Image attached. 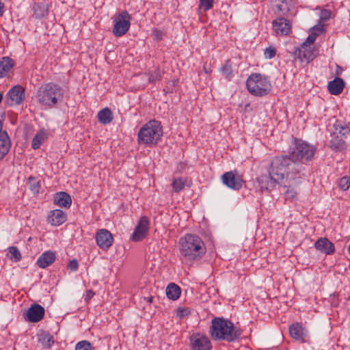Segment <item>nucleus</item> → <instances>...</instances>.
Returning a JSON list of instances; mask_svg holds the SVG:
<instances>
[{"mask_svg": "<svg viewBox=\"0 0 350 350\" xmlns=\"http://www.w3.org/2000/svg\"><path fill=\"white\" fill-rule=\"evenodd\" d=\"M269 169L271 174L277 179L295 180L305 176L290 154L277 156L271 159Z\"/></svg>", "mask_w": 350, "mask_h": 350, "instance_id": "nucleus-1", "label": "nucleus"}, {"mask_svg": "<svg viewBox=\"0 0 350 350\" xmlns=\"http://www.w3.org/2000/svg\"><path fill=\"white\" fill-rule=\"evenodd\" d=\"M179 244L181 260L187 265L200 260L206 253L205 245L198 235L187 234L180 239Z\"/></svg>", "mask_w": 350, "mask_h": 350, "instance_id": "nucleus-2", "label": "nucleus"}, {"mask_svg": "<svg viewBox=\"0 0 350 350\" xmlns=\"http://www.w3.org/2000/svg\"><path fill=\"white\" fill-rule=\"evenodd\" d=\"M210 334L214 340H225L232 342L238 338L241 332L234 324L228 319L219 317L214 318L211 321Z\"/></svg>", "mask_w": 350, "mask_h": 350, "instance_id": "nucleus-3", "label": "nucleus"}, {"mask_svg": "<svg viewBox=\"0 0 350 350\" xmlns=\"http://www.w3.org/2000/svg\"><path fill=\"white\" fill-rule=\"evenodd\" d=\"M316 152V148L301 139H296L295 146L289 152L294 161L301 167V171L306 176L307 167L312 161Z\"/></svg>", "mask_w": 350, "mask_h": 350, "instance_id": "nucleus-4", "label": "nucleus"}, {"mask_svg": "<svg viewBox=\"0 0 350 350\" xmlns=\"http://www.w3.org/2000/svg\"><path fill=\"white\" fill-rule=\"evenodd\" d=\"M64 95V90L59 85L48 83L38 88L36 99L42 105L51 108L63 100Z\"/></svg>", "mask_w": 350, "mask_h": 350, "instance_id": "nucleus-5", "label": "nucleus"}, {"mask_svg": "<svg viewBox=\"0 0 350 350\" xmlns=\"http://www.w3.org/2000/svg\"><path fill=\"white\" fill-rule=\"evenodd\" d=\"M163 133L161 122L156 120H150L139 129L137 134L138 143L148 146H154L161 139Z\"/></svg>", "mask_w": 350, "mask_h": 350, "instance_id": "nucleus-6", "label": "nucleus"}, {"mask_svg": "<svg viewBox=\"0 0 350 350\" xmlns=\"http://www.w3.org/2000/svg\"><path fill=\"white\" fill-rule=\"evenodd\" d=\"M246 87L252 95L264 96L270 92L271 83L265 75L260 73H252L246 81Z\"/></svg>", "mask_w": 350, "mask_h": 350, "instance_id": "nucleus-7", "label": "nucleus"}, {"mask_svg": "<svg viewBox=\"0 0 350 350\" xmlns=\"http://www.w3.org/2000/svg\"><path fill=\"white\" fill-rule=\"evenodd\" d=\"M113 27L112 32L116 37H121L126 33L131 27V16L129 12L124 10L113 18Z\"/></svg>", "mask_w": 350, "mask_h": 350, "instance_id": "nucleus-8", "label": "nucleus"}, {"mask_svg": "<svg viewBox=\"0 0 350 350\" xmlns=\"http://www.w3.org/2000/svg\"><path fill=\"white\" fill-rule=\"evenodd\" d=\"M294 60L299 59L300 62L309 63L315 57L314 51L306 43H303L299 47L296 48L293 52Z\"/></svg>", "mask_w": 350, "mask_h": 350, "instance_id": "nucleus-9", "label": "nucleus"}, {"mask_svg": "<svg viewBox=\"0 0 350 350\" xmlns=\"http://www.w3.org/2000/svg\"><path fill=\"white\" fill-rule=\"evenodd\" d=\"M44 314V308L38 304H34L28 308L23 317L27 322L38 323L43 319Z\"/></svg>", "mask_w": 350, "mask_h": 350, "instance_id": "nucleus-10", "label": "nucleus"}, {"mask_svg": "<svg viewBox=\"0 0 350 350\" xmlns=\"http://www.w3.org/2000/svg\"><path fill=\"white\" fill-rule=\"evenodd\" d=\"M192 350H211V343L208 338L200 334H193L190 336Z\"/></svg>", "mask_w": 350, "mask_h": 350, "instance_id": "nucleus-11", "label": "nucleus"}, {"mask_svg": "<svg viewBox=\"0 0 350 350\" xmlns=\"http://www.w3.org/2000/svg\"><path fill=\"white\" fill-rule=\"evenodd\" d=\"M149 224L148 217L146 216L142 217L134 229L131 239L133 241H139L146 237L148 234Z\"/></svg>", "mask_w": 350, "mask_h": 350, "instance_id": "nucleus-12", "label": "nucleus"}, {"mask_svg": "<svg viewBox=\"0 0 350 350\" xmlns=\"http://www.w3.org/2000/svg\"><path fill=\"white\" fill-rule=\"evenodd\" d=\"M25 99V90L21 85L12 87L6 95V103L9 106L20 105Z\"/></svg>", "mask_w": 350, "mask_h": 350, "instance_id": "nucleus-13", "label": "nucleus"}, {"mask_svg": "<svg viewBox=\"0 0 350 350\" xmlns=\"http://www.w3.org/2000/svg\"><path fill=\"white\" fill-rule=\"evenodd\" d=\"M221 178L222 183L230 189L239 190L242 187V179L232 171L224 173Z\"/></svg>", "mask_w": 350, "mask_h": 350, "instance_id": "nucleus-14", "label": "nucleus"}, {"mask_svg": "<svg viewBox=\"0 0 350 350\" xmlns=\"http://www.w3.org/2000/svg\"><path fill=\"white\" fill-rule=\"evenodd\" d=\"M258 185L262 190L271 191L273 189L277 184L282 180L277 179L271 174V170L269 169V174L262 175L257 178Z\"/></svg>", "mask_w": 350, "mask_h": 350, "instance_id": "nucleus-15", "label": "nucleus"}, {"mask_svg": "<svg viewBox=\"0 0 350 350\" xmlns=\"http://www.w3.org/2000/svg\"><path fill=\"white\" fill-rule=\"evenodd\" d=\"M96 241L101 249L107 250L112 245L113 238L109 230L100 229L96 234Z\"/></svg>", "mask_w": 350, "mask_h": 350, "instance_id": "nucleus-16", "label": "nucleus"}, {"mask_svg": "<svg viewBox=\"0 0 350 350\" xmlns=\"http://www.w3.org/2000/svg\"><path fill=\"white\" fill-rule=\"evenodd\" d=\"M273 29L278 36H286L291 32V25L288 20L278 18L273 21Z\"/></svg>", "mask_w": 350, "mask_h": 350, "instance_id": "nucleus-17", "label": "nucleus"}, {"mask_svg": "<svg viewBox=\"0 0 350 350\" xmlns=\"http://www.w3.org/2000/svg\"><path fill=\"white\" fill-rule=\"evenodd\" d=\"M67 219L66 214L60 209L51 211L47 216V221L52 226H60Z\"/></svg>", "mask_w": 350, "mask_h": 350, "instance_id": "nucleus-18", "label": "nucleus"}, {"mask_svg": "<svg viewBox=\"0 0 350 350\" xmlns=\"http://www.w3.org/2000/svg\"><path fill=\"white\" fill-rule=\"evenodd\" d=\"M314 247L326 255H331L335 252L334 245L326 237L319 238L315 242Z\"/></svg>", "mask_w": 350, "mask_h": 350, "instance_id": "nucleus-19", "label": "nucleus"}, {"mask_svg": "<svg viewBox=\"0 0 350 350\" xmlns=\"http://www.w3.org/2000/svg\"><path fill=\"white\" fill-rule=\"evenodd\" d=\"M291 336L301 342H306L308 338V331L300 323H294L289 327Z\"/></svg>", "mask_w": 350, "mask_h": 350, "instance_id": "nucleus-20", "label": "nucleus"}, {"mask_svg": "<svg viewBox=\"0 0 350 350\" xmlns=\"http://www.w3.org/2000/svg\"><path fill=\"white\" fill-rule=\"evenodd\" d=\"M55 254L52 251L42 253L38 258L36 264L40 268L44 269L51 265L55 260Z\"/></svg>", "mask_w": 350, "mask_h": 350, "instance_id": "nucleus-21", "label": "nucleus"}, {"mask_svg": "<svg viewBox=\"0 0 350 350\" xmlns=\"http://www.w3.org/2000/svg\"><path fill=\"white\" fill-rule=\"evenodd\" d=\"M55 204L59 207L68 208L72 204V199L66 192H59L55 194L54 198Z\"/></svg>", "mask_w": 350, "mask_h": 350, "instance_id": "nucleus-22", "label": "nucleus"}, {"mask_svg": "<svg viewBox=\"0 0 350 350\" xmlns=\"http://www.w3.org/2000/svg\"><path fill=\"white\" fill-rule=\"evenodd\" d=\"M345 87L344 81L340 77H335V79L328 83L327 88L331 94L338 95L340 94Z\"/></svg>", "mask_w": 350, "mask_h": 350, "instance_id": "nucleus-23", "label": "nucleus"}, {"mask_svg": "<svg viewBox=\"0 0 350 350\" xmlns=\"http://www.w3.org/2000/svg\"><path fill=\"white\" fill-rule=\"evenodd\" d=\"M11 146L10 137L6 131L0 134V160L9 152Z\"/></svg>", "mask_w": 350, "mask_h": 350, "instance_id": "nucleus-24", "label": "nucleus"}, {"mask_svg": "<svg viewBox=\"0 0 350 350\" xmlns=\"http://www.w3.org/2000/svg\"><path fill=\"white\" fill-rule=\"evenodd\" d=\"M165 293L168 299L176 300L180 296L181 289L177 284L170 283L166 287Z\"/></svg>", "mask_w": 350, "mask_h": 350, "instance_id": "nucleus-25", "label": "nucleus"}, {"mask_svg": "<svg viewBox=\"0 0 350 350\" xmlns=\"http://www.w3.org/2000/svg\"><path fill=\"white\" fill-rule=\"evenodd\" d=\"M48 132L46 130H40L33 137L31 147L34 150L40 148L42 144L46 139Z\"/></svg>", "mask_w": 350, "mask_h": 350, "instance_id": "nucleus-26", "label": "nucleus"}, {"mask_svg": "<svg viewBox=\"0 0 350 350\" xmlns=\"http://www.w3.org/2000/svg\"><path fill=\"white\" fill-rule=\"evenodd\" d=\"M14 63L11 58L4 57L0 61V78L4 77L13 68Z\"/></svg>", "mask_w": 350, "mask_h": 350, "instance_id": "nucleus-27", "label": "nucleus"}, {"mask_svg": "<svg viewBox=\"0 0 350 350\" xmlns=\"http://www.w3.org/2000/svg\"><path fill=\"white\" fill-rule=\"evenodd\" d=\"M33 15L36 18H42L48 14V5L45 2L35 3L33 6Z\"/></svg>", "mask_w": 350, "mask_h": 350, "instance_id": "nucleus-28", "label": "nucleus"}, {"mask_svg": "<svg viewBox=\"0 0 350 350\" xmlns=\"http://www.w3.org/2000/svg\"><path fill=\"white\" fill-rule=\"evenodd\" d=\"M98 119L103 124H109L113 120L111 111L107 107L101 109L98 113Z\"/></svg>", "mask_w": 350, "mask_h": 350, "instance_id": "nucleus-29", "label": "nucleus"}, {"mask_svg": "<svg viewBox=\"0 0 350 350\" xmlns=\"http://www.w3.org/2000/svg\"><path fill=\"white\" fill-rule=\"evenodd\" d=\"M38 341L45 348H51L54 343L53 337L49 333L42 332L39 335Z\"/></svg>", "mask_w": 350, "mask_h": 350, "instance_id": "nucleus-30", "label": "nucleus"}, {"mask_svg": "<svg viewBox=\"0 0 350 350\" xmlns=\"http://www.w3.org/2000/svg\"><path fill=\"white\" fill-rule=\"evenodd\" d=\"M8 252L7 254V256L10 260H14V262H18L21 259V254L20 251L16 247L11 246L8 247Z\"/></svg>", "mask_w": 350, "mask_h": 350, "instance_id": "nucleus-31", "label": "nucleus"}, {"mask_svg": "<svg viewBox=\"0 0 350 350\" xmlns=\"http://www.w3.org/2000/svg\"><path fill=\"white\" fill-rule=\"evenodd\" d=\"M28 184L29 189L33 193L37 194L39 193L40 189V183L35 177L29 176L28 178Z\"/></svg>", "mask_w": 350, "mask_h": 350, "instance_id": "nucleus-32", "label": "nucleus"}, {"mask_svg": "<svg viewBox=\"0 0 350 350\" xmlns=\"http://www.w3.org/2000/svg\"><path fill=\"white\" fill-rule=\"evenodd\" d=\"M186 180L183 178H174L172 183V189L174 192L178 193L185 186Z\"/></svg>", "mask_w": 350, "mask_h": 350, "instance_id": "nucleus-33", "label": "nucleus"}, {"mask_svg": "<svg viewBox=\"0 0 350 350\" xmlns=\"http://www.w3.org/2000/svg\"><path fill=\"white\" fill-rule=\"evenodd\" d=\"M162 77V72L159 68H156L153 71L148 72V82L155 83L160 81Z\"/></svg>", "mask_w": 350, "mask_h": 350, "instance_id": "nucleus-34", "label": "nucleus"}, {"mask_svg": "<svg viewBox=\"0 0 350 350\" xmlns=\"http://www.w3.org/2000/svg\"><path fill=\"white\" fill-rule=\"evenodd\" d=\"M278 4L276 5L279 12L282 14L287 13L290 11V1L288 0H277Z\"/></svg>", "mask_w": 350, "mask_h": 350, "instance_id": "nucleus-35", "label": "nucleus"}, {"mask_svg": "<svg viewBox=\"0 0 350 350\" xmlns=\"http://www.w3.org/2000/svg\"><path fill=\"white\" fill-rule=\"evenodd\" d=\"M75 350H94L90 342L88 340H81L75 345Z\"/></svg>", "mask_w": 350, "mask_h": 350, "instance_id": "nucleus-36", "label": "nucleus"}, {"mask_svg": "<svg viewBox=\"0 0 350 350\" xmlns=\"http://www.w3.org/2000/svg\"><path fill=\"white\" fill-rule=\"evenodd\" d=\"M213 6V0H199V8L204 12L211 10Z\"/></svg>", "mask_w": 350, "mask_h": 350, "instance_id": "nucleus-37", "label": "nucleus"}, {"mask_svg": "<svg viewBox=\"0 0 350 350\" xmlns=\"http://www.w3.org/2000/svg\"><path fill=\"white\" fill-rule=\"evenodd\" d=\"M338 187L342 191H347L350 187L349 178L347 176L341 178L338 182Z\"/></svg>", "mask_w": 350, "mask_h": 350, "instance_id": "nucleus-38", "label": "nucleus"}, {"mask_svg": "<svg viewBox=\"0 0 350 350\" xmlns=\"http://www.w3.org/2000/svg\"><path fill=\"white\" fill-rule=\"evenodd\" d=\"M228 62H229L228 61L226 64L221 68V71L227 79H230L232 77V69Z\"/></svg>", "mask_w": 350, "mask_h": 350, "instance_id": "nucleus-39", "label": "nucleus"}, {"mask_svg": "<svg viewBox=\"0 0 350 350\" xmlns=\"http://www.w3.org/2000/svg\"><path fill=\"white\" fill-rule=\"evenodd\" d=\"M191 313V310L188 308H178L176 310V315L180 319H183L189 316Z\"/></svg>", "mask_w": 350, "mask_h": 350, "instance_id": "nucleus-40", "label": "nucleus"}, {"mask_svg": "<svg viewBox=\"0 0 350 350\" xmlns=\"http://www.w3.org/2000/svg\"><path fill=\"white\" fill-rule=\"evenodd\" d=\"M276 54V50L273 46L266 48L264 51V55L267 59H271L275 57Z\"/></svg>", "mask_w": 350, "mask_h": 350, "instance_id": "nucleus-41", "label": "nucleus"}, {"mask_svg": "<svg viewBox=\"0 0 350 350\" xmlns=\"http://www.w3.org/2000/svg\"><path fill=\"white\" fill-rule=\"evenodd\" d=\"M336 131L341 135H345L349 133V129L346 126L337 124L336 126Z\"/></svg>", "mask_w": 350, "mask_h": 350, "instance_id": "nucleus-42", "label": "nucleus"}, {"mask_svg": "<svg viewBox=\"0 0 350 350\" xmlns=\"http://www.w3.org/2000/svg\"><path fill=\"white\" fill-rule=\"evenodd\" d=\"M331 16L330 11L327 10H323L320 12V21H327Z\"/></svg>", "mask_w": 350, "mask_h": 350, "instance_id": "nucleus-43", "label": "nucleus"}, {"mask_svg": "<svg viewBox=\"0 0 350 350\" xmlns=\"http://www.w3.org/2000/svg\"><path fill=\"white\" fill-rule=\"evenodd\" d=\"M317 36V33H315L314 31H311V33L308 36L306 42H304V43H306V44L310 46V44L314 43V42L316 40Z\"/></svg>", "mask_w": 350, "mask_h": 350, "instance_id": "nucleus-44", "label": "nucleus"}, {"mask_svg": "<svg viewBox=\"0 0 350 350\" xmlns=\"http://www.w3.org/2000/svg\"><path fill=\"white\" fill-rule=\"evenodd\" d=\"M78 266L79 264L76 259L70 260L68 264V268L72 271H77L78 269Z\"/></svg>", "mask_w": 350, "mask_h": 350, "instance_id": "nucleus-45", "label": "nucleus"}, {"mask_svg": "<svg viewBox=\"0 0 350 350\" xmlns=\"http://www.w3.org/2000/svg\"><path fill=\"white\" fill-rule=\"evenodd\" d=\"M323 31V25L321 24H319L314 27H313L311 29V31H314L317 33V35Z\"/></svg>", "mask_w": 350, "mask_h": 350, "instance_id": "nucleus-46", "label": "nucleus"}, {"mask_svg": "<svg viewBox=\"0 0 350 350\" xmlns=\"http://www.w3.org/2000/svg\"><path fill=\"white\" fill-rule=\"evenodd\" d=\"M94 293L92 291H91V290L87 291L85 299H91L94 296Z\"/></svg>", "mask_w": 350, "mask_h": 350, "instance_id": "nucleus-47", "label": "nucleus"}, {"mask_svg": "<svg viewBox=\"0 0 350 350\" xmlns=\"http://www.w3.org/2000/svg\"><path fill=\"white\" fill-rule=\"evenodd\" d=\"M295 192L293 190H288L286 191V196L288 198H294Z\"/></svg>", "mask_w": 350, "mask_h": 350, "instance_id": "nucleus-48", "label": "nucleus"}, {"mask_svg": "<svg viewBox=\"0 0 350 350\" xmlns=\"http://www.w3.org/2000/svg\"><path fill=\"white\" fill-rule=\"evenodd\" d=\"M342 143H343V142H342ZM332 146L335 147L336 148H338L340 147V144H341V142H340V141H339V142H338V146H336V145L334 144H333V142H332Z\"/></svg>", "mask_w": 350, "mask_h": 350, "instance_id": "nucleus-49", "label": "nucleus"}, {"mask_svg": "<svg viewBox=\"0 0 350 350\" xmlns=\"http://www.w3.org/2000/svg\"><path fill=\"white\" fill-rule=\"evenodd\" d=\"M159 33H160V31H156L154 32V36H155L158 39H161V37L160 36Z\"/></svg>", "mask_w": 350, "mask_h": 350, "instance_id": "nucleus-50", "label": "nucleus"}, {"mask_svg": "<svg viewBox=\"0 0 350 350\" xmlns=\"http://www.w3.org/2000/svg\"><path fill=\"white\" fill-rule=\"evenodd\" d=\"M2 121H3V120H2V119H0V134L2 133V132H1V130H2V128H3V123H2Z\"/></svg>", "mask_w": 350, "mask_h": 350, "instance_id": "nucleus-51", "label": "nucleus"}, {"mask_svg": "<svg viewBox=\"0 0 350 350\" xmlns=\"http://www.w3.org/2000/svg\"><path fill=\"white\" fill-rule=\"evenodd\" d=\"M148 301L149 303H151V302L152 301V297H148Z\"/></svg>", "mask_w": 350, "mask_h": 350, "instance_id": "nucleus-52", "label": "nucleus"}, {"mask_svg": "<svg viewBox=\"0 0 350 350\" xmlns=\"http://www.w3.org/2000/svg\"><path fill=\"white\" fill-rule=\"evenodd\" d=\"M348 251H349V254H350V243H349V247H348Z\"/></svg>", "mask_w": 350, "mask_h": 350, "instance_id": "nucleus-53", "label": "nucleus"}]
</instances>
